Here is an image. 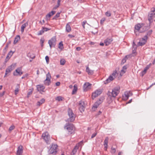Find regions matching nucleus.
Here are the masks:
<instances>
[{
	"mask_svg": "<svg viewBox=\"0 0 155 155\" xmlns=\"http://www.w3.org/2000/svg\"><path fill=\"white\" fill-rule=\"evenodd\" d=\"M120 89L119 86H117L113 88L111 92L108 91L107 93L108 96L110 98H111L112 97H115L119 94Z\"/></svg>",
	"mask_w": 155,
	"mask_h": 155,
	"instance_id": "1",
	"label": "nucleus"
},
{
	"mask_svg": "<svg viewBox=\"0 0 155 155\" xmlns=\"http://www.w3.org/2000/svg\"><path fill=\"white\" fill-rule=\"evenodd\" d=\"M68 114L69 118L66 120V121L68 122H73L75 118V115L73 113L72 109L69 108L68 110Z\"/></svg>",
	"mask_w": 155,
	"mask_h": 155,
	"instance_id": "2",
	"label": "nucleus"
},
{
	"mask_svg": "<svg viewBox=\"0 0 155 155\" xmlns=\"http://www.w3.org/2000/svg\"><path fill=\"white\" fill-rule=\"evenodd\" d=\"M64 128L67 130L69 134H73L74 133L75 127L72 124L69 123L66 124L64 126Z\"/></svg>",
	"mask_w": 155,
	"mask_h": 155,
	"instance_id": "3",
	"label": "nucleus"
},
{
	"mask_svg": "<svg viewBox=\"0 0 155 155\" xmlns=\"http://www.w3.org/2000/svg\"><path fill=\"white\" fill-rule=\"evenodd\" d=\"M42 137L47 143H49L50 140V137L48 132H46L43 133L42 135Z\"/></svg>",
	"mask_w": 155,
	"mask_h": 155,
	"instance_id": "4",
	"label": "nucleus"
},
{
	"mask_svg": "<svg viewBox=\"0 0 155 155\" xmlns=\"http://www.w3.org/2000/svg\"><path fill=\"white\" fill-rule=\"evenodd\" d=\"M56 38L55 37H54L49 40L48 41V43L49 44L51 49L52 47H54L56 45Z\"/></svg>",
	"mask_w": 155,
	"mask_h": 155,
	"instance_id": "5",
	"label": "nucleus"
},
{
	"mask_svg": "<svg viewBox=\"0 0 155 155\" xmlns=\"http://www.w3.org/2000/svg\"><path fill=\"white\" fill-rule=\"evenodd\" d=\"M133 94L131 91H127L124 92V94L122 96L123 99L124 100H127L129 97L131 96Z\"/></svg>",
	"mask_w": 155,
	"mask_h": 155,
	"instance_id": "6",
	"label": "nucleus"
},
{
	"mask_svg": "<svg viewBox=\"0 0 155 155\" xmlns=\"http://www.w3.org/2000/svg\"><path fill=\"white\" fill-rule=\"evenodd\" d=\"M57 145L56 144L52 145L49 150V153L50 154H55L57 152Z\"/></svg>",
	"mask_w": 155,
	"mask_h": 155,
	"instance_id": "7",
	"label": "nucleus"
},
{
	"mask_svg": "<svg viewBox=\"0 0 155 155\" xmlns=\"http://www.w3.org/2000/svg\"><path fill=\"white\" fill-rule=\"evenodd\" d=\"M79 108L81 112L84 111L85 109V105L84 101H79Z\"/></svg>",
	"mask_w": 155,
	"mask_h": 155,
	"instance_id": "8",
	"label": "nucleus"
},
{
	"mask_svg": "<svg viewBox=\"0 0 155 155\" xmlns=\"http://www.w3.org/2000/svg\"><path fill=\"white\" fill-rule=\"evenodd\" d=\"M22 74L21 68L20 67L18 68L13 73V75L15 76H21Z\"/></svg>",
	"mask_w": 155,
	"mask_h": 155,
	"instance_id": "9",
	"label": "nucleus"
},
{
	"mask_svg": "<svg viewBox=\"0 0 155 155\" xmlns=\"http://www.w3.org/2000/svg\"><path fill=\"white\" fill-rule=\"evenodd\" d=\"M103 102V99L100 98L97 101L94 105L92 109L93 110H95L99 105L102 103Z\"/></svg>",
	"mask_w": 155,
	"mask_h": 155,
	"instance_id": "10",
	"label": "nucleus"
},
{
	"mask_svg": "<svg viewBox=\"0 0 155 155\" xmlns=\"http://www.w3.org/2000/svg\"><path fill=\"white\" fill-rule=\"evenodd\" d=\"M155 11V9L154 10L152 11L148 15V20L149 21L150 24L152 22V19L155 17V14L154 13Z\"/></svg>",
	"mask_w": 155,
	"mask_h": 155,
	"instance_id": "11",
	"label": "nucleus"
},
{
	"mask_svg": "<svg viewBox=\"0 0 155 155\" xmlns=\"http://www.w3.org/2000/svg\"><path fill=\"white\" fill-rule=\"evenodd\" d=\"M102 91L100 90H98L94 92L93 93L92 95V98L94 99L95 98L97 97L98 95L101 94Z\"/></svg>",
	"mask_w": 155,
	"mask_h": 155,
	"instance_id": "12",
	"label": "nucleus"
},
{
	"mask_svg": "<svg viewBox=\"0 0 155 155\" xmlns=\"http://www.w3.org/2000/svg\"><path fill=\"white\" fill-rule=\"evenodd\" d=\"M36 87L38 91L40 92V93L42 94V92H45L44 90L45 89V87L42 85H38L36 86Z\"/></svg>",
	"mask_w": 155,
	"mask_h": 155,
	"instance_id": "13",
	"label": "nucleus"
},
{
	"mask_svg": "<svg viewBox=\"0 0 155 155\" xmlns=\"http://www.w3.org/2000/svg\"><path fill=\"white\" fill-rule=\"evenodd\" d=\"M15 66V64H12L10 66H8V68L6 69L5 72L7 73L10 72L14 69Z\"/></svg>",
	"mask_w": 155,
	"mask_h": 155,
	"instance_id": "14",
	"label": "nucleus"
},
{
	"mask_svg": "<svg viewBox=\"0 0 155 155\" xmlns=\"http://www.w3.org/2000/svg\"><path fill=\"white\" fill-rule=\"evenodd\" d=\"M83 143L82 141H81L78 143L77 145L74 147V149L73 150L72 153V154L74 155L78 149V146H81Z\"/></svg>",
	"mask_w": 155,
	"mask_h": 155,
	"instance_id": "15",
	"label": "nucleus"
},
{
	"mask_svg": "<svg viewBox=\"0 0 155 155\" xmlns=\"http://www.w3.org/2000/svg\"><path fill=\"white\" fill-rule=\"evenodd\" d=\"M113 41L112 38H108L104 40V43L106 46H108L111 44Z\"/></svg>",
	"mask_w": 155,
	"mask_h": 155,
	"instance_id": "16",
	"label": "nucleus"
},
{
	"mask_svg": "<svg viewBox=\"0 0 155 155\" xmlns=\"http://www.w3.org/2000/svg\"><path fill=\"white\" fill-rule=\"evenodd\" d=\"M91 84L88 82L85 83L83 86L84 90V91H87L91 88Z\"/></svg>",
	"mask_w": 155,
	"mask_h": 155,
	"instance_id": "17",
	"label": "nucleus"
},
{
	"mask_svg": "<svg viewBox=\"0 0 155 155\" xmlns=\"http://www.w3.org/2000/svg\"><path fill=\"white\" fill-rule=\"evenodd\" d=\"M23 147L22 145L19 146L17 148V155H21L23 153Z\"/></svg>",
	"mask_w": 155,
	"mask_h": 155,
	"instance_id": "18",
	"label": "nucleus"
},
{
	"mask_svg": "<svg viewBox=\"0 0 155 155\" xmlns=\"http://www.w3.org/2000/svg\"><path fill=\"white\" fill-rule=\"evenodd\" d=\"M114 79V78L112 75H110L108 78L104 81V84H107L110 83L111 81H112Z\"/></svg>",
	"mask_w": 155,
	"mask_h": 155,
	"instance_id": "19",
	"label": "nucleus"
},
{
	"mask_svg": "<svg viewBox=\"0 0 155 155\" xmlns=\"http://www.w3.org/2000/svg\"><path fill=\"white\" fill-rule=\"evenodd\" d=\"M55 12V11H52L51 12H49L46 16V19L47 20H49L50 17L54 15Z\"/></svg>",
	"mask_w": 155,
	"mask_h": 155,
	"instance_id": "20",
	"label": "nucleus"
},
{
	"mask_svg": "<svg viewBox=\"0 0 155 155\" xmlns=\"http://www.w3.org/2000/svg\"><path fill=\"white\" fill-rule=\"evenodd\" d=\"M143 25L144 24H138L135 25V29L138 31H139L140 29L143 28Z\"/></svg>",
	"mask_w": 155,
	"mask_h": 155,
	"instance_id": "21",
	"label": "nucleus"
},
{
	"mask_svg": "<svg viewBox=\"0 0 155 155\" xmlns=\"http://www.w3.org/2000/svg\"><path fill=\"white\" fill-rule=\"evenodd\" d=\"M109 138L108 137H106L104 141V146L105 150H106L107 147V144L108 143Z\"/></svg>",
	"mask_w": 155,
	"mask_h": 155,
	"instance_id": "22",
	"label": "nucleus"
},
{
	"mask_svg": "<svg viewBox=\"0 0 155 155\" xmlns=\"http://www.w3.org/2000/svg\"><path fill=\"white\" fill-rule=\"evenodd\" d=\"M127 67L126 66H124L123 67L122 69L120 71V75L122 76L123 74L125 73L126 71Z\"/></svg>",
	"mask_w": 155,
	"mask_h": 155,
	"instance_id": "23",
	"label": "nucleus"
},
{
	"mask_svg": "<svg viewBox=\"0 0 155 155\" xmlns=\"http://www.w3.org/2000/svg\"><path fill=\"white\" fill-rule=\"evenodd\" d=\"M86 71L87 72L89 75H92L94 74V71L90 70L88 67L86 68Z\"/></svg>",
	"mask_w": 155,
	"mask_h": 155,
	"instance_id": "24",
	"label": "nucleus"
},
{
	"mask_svg": "<svg viewBox=\"0 0 155 155\" xmlns=\"http://www.w3.org/2000/svg\"><path fill=\"white\" fill-rule=\"evenodd\" d=\"M131 57V55H126L125 57L123 58L121 62V64H124L126 62V60L128 58H130Z\"/></svg>",
	"mask_w": 155,
	"mask_h": 155,
	"instance_id": "25",
	"label": "nucleus"
},
{
	"mask_svg": "<svg viewBox=\"0 0 155 155\" xmlns=\"http://www.w3.org/2000/svg\"><path fill=\"white\" fill-rule=\"evenodd\" d=\"M28 25V22H26L25 23L23 24L21 27V32L23 33L24 32L25 28Z\"/></svg>",
	"mask_w": 155,
	"mask_h": 155,
	"instance_id": "26",
	"label": "nucleus"
},
{
	"mask_svg": "<svg viewBox=\"0 0 155 155\" xmlns=\"http://www.w3.org/2000/svg\"><path fill=\"white\" fill-rule=\"evenodd\" d=\"M66 31L68 32H70L71 31V28L69 23H67L66 26Z\"/></svg>",
	"mask_w": 155,
	"mask_h": 155,
	"instance_id": "27",
	"label": "nucleus"
},
{
	"mask_svg": "<svg viewBox=\"0 0 155 155\" xmlns=\"http://www.w3.org/2000/svg\"><path fill=\"white\" fill-rule=\"evenodd\" d=\"M45 101V100L44 98H42L40 101H38L37 103V106H40L42 104L44 103Z\"/></svg>",
	"mask_w": 155,
	"mask_h": 155,
	"instance_id": "28",
	"label": "nucleus"
},
{
	"mask_svg": "<svg viewBox=\"0 0 155 155\" xmlns=\"http://www.w3.org/2000/svg\"><path fill=\"white\" fill-rule=\"evenodd\" d=\"M78 90V86L76 84H75L74 86V88L73 90L72 94H74L77 92Z\"/></svg>",
	"mask_w": 155,
	"mask_h": 155,
	"instance_id": "29",
	"label": "nucleus"
},
{
	"mask_svg": "<svg viewBox=\"0 0 155 155\" xmlns=\"http://www.w3.org/2000/svg\"><path fill=\"white\" fill-rule=\"evenodd\" d=\"M20 37L19 35H17L15 38L14 41V44H15L16 43H17L18 41L20 39Z\"/></svg>",
	"mask_w": 155,
	"mask_h": 155,
	"instance_id": "30",
	"label": "nucleus"
},
{
	"mask_svg": "<svg viewBox=\"0 0 155 155\" xmlns=\"http://www.w3.org/2000/svg\"><path fill=\"white\" fill-rule=\"evenodd\" d=\"M46 81L47 80H50L51 81V76L50 73L49 72H48L47 74H46Z\"/></svg>",
	"mask_w": 155,
	"mask_h": 155,
	"instance_id": "31",
	"label": "nucleus"
},
{
	"mask_svg": "<svg viewBox=\"0 0 155 155\" xmlns=\"http://www.w3.org/2000/svg\"><path fill=\"white\" fill-rule=\"evenodd\" d=\"M14 53V52L12 51H10L8 54L7 56L6 57V59H9L12 55Z\"/></svg>",
	"mask_w": 155,
	"mask_h": 155,
	"instance_id": "32",
	"label": "nucleus"
},
{
	"mask_svg": "<svg viewBox=\"0 0 155 155\" xmlns=\"http://www.w3.org/2000/svg\"><path fill=\"white\" fill-rule=\"evenodd\" d=\"M20 88V86L19 84H17L16 86V88L15 91V95L17 94L19 91V88Z\"/></svg>",
	"mask_w": 155,
	"mask_h": 155,
	"instance_id": "33",
	"label": "nucleus"
},
{
	"mask_svg": "<svg viewBox=\"0 0 155 155\" xmlns=\"http://www.w3.org/2000/svg\"><path fill=\"white\" fill-rule=\"evenodd\" d=\"M44 84L45 85H47V86H49V85H50V84L51 83V81H50V80L46 81V80H45L44 81Z\"/></svg>",
	"mask_w": 155,
	"mask_h": 155,
	"instance_id": "34",
	"label": "nucleus"
},
{
	"mask_svg": "<svg viewBox=\"0 0 155 155\" xmlns=\"http://www.w3.org/2000/svg\"><path fill=\"white\" fill-rule=\"evenodd\" d=\"M55 99L56 101H60L62 100L63 97L61 96H58L56 97Z\"/></svg>",
	"mask_w": 155,
	"mask_h": 155,
	"instance_id": "35",
	"label": "nucleus"
},
{
	"mask_svg": "<svg viewBox=\"0 0 155 155\" xmlns=\"http://www.w3.org/2000/svg\"><path fill=\"white\" fill-rule=\"evenodd\" d=\"M150 65H147L144 69L143 71V74H144L147 71L149 68Z\"/></svg>",
	"mask_w": 155,
	"mask_h": 155,
	"instance_id": "36",
	"label": "nucleus"
},
{
	"mask_svg": "<svg viewBox=\"0 0 155 155\" xmlns=\"http://www.w3.org/2000/svg\"><path fill=\"white\" fill-rule=\"evenodd\" d=\"M58 48L59 49L62 50L63 49V44L62 41H61L59 44Z\"/></svg>",
	"mask_w": 155,
	"mask_h": 155,
	"instance_id": "37",
	"label": "nucleus"
},
{
	"mask_svg": "<svg viewBox=\"0 0 155 155\" xmlns=\"http://www.w3.org/2000/svg\"><path fill=\"white\" fill-rule=\"evenodd\" d=\"M145 43V41H140L139 42L138 45L139 46H142L144 45Z\"/></svg>",
	"mask_w": 155,
	"mask_h": 155,
	"instance_id": "38",
	"label": "nucleus"
},
{
	"mask_svg": "<svg viewBox=\"0 0 155 155\" xmlns=\"http://www.w3.org/2000/svg\"><path fill=\"white\" fill-rule=\"evenodd\" d=\"M65 60L64 59H61L60 60V64L61 65H64L65 64Z\"/></svg>",
	"mask_w": 155,
	"mask_h": 155,
	"instance_id": "39",
	"label": "nucleus"
},
{
	"mask_svg": "<svg viewBox=\"0 0 155 155\" xmlns=\"http://www.w3.org/2000/svg\"><path fill=\"white\" fill-rule=\"evenodd\" d=\"M106 16L110 17L111 16V13L110 11H107L105 13Z\"/></svg>",
	"mask_w": 155,
	"mask_h": 155,
	"instance_id": "40",
	"label": "nucleus"
},
{
	"mask_svg": "<svg viewBox=\"0 0 155 155\" xmlns=\"http://www.w3.org/2000/svg\"><path fill=\"white\" fill-rule=\"evenodd\" d=\"M147 35H145L143 38H142V41H145V42L146 43L147 42Z\"/></svg>",
	"mask_w": 155,
	"mask_h": 155,
	"instance_id": "41",
	"label": "nucleus"
},
{
	"mask_svg": "<svg viewBox=\"0 0 155 155\" xmlns=\"http://www.w3.org/2000/svg\"><path fill=\"white\" fill-rule=\"evenodd\" d=\"M147 35H145L143 38H142V41H145V42L146 43L147 42Z\"/></svg>",
	"mask_w": 155,
	"mask_h": 155,
	"instance_id": "42",
	"label": "nucleus"
},
{
	"mask_svg": "<svg viewBox=\"0 0 155 155\" xmlns=\"http://www.w3.org/2000/svg\"><path fill=\"white\" fill-rule=\"evenodd\" d=\"M60 13L58 12L54 16V17L53 18V19H56V18L59 17L60 16Z\"/></svg>",
	"mask_w": 155,
	"mask_h": 155,
	"instance_id": "43",
	"label": "nucleus"
},
{
	"mask_svg": "<svg viewBox=\"0 0 155 155\" xmlns=\"http://www.w3.org/2000/svg\"><path fill=\"white\" fill-rule=\"evenodd\" d=\"M44 39L43 38H41L40 39V43L41 47H42L43 45V43L44 42Z\"/></svg>",
	"mask_w": 155,
	"mask_h": 155,
	"instance_id": "44",
	"label": "nucleus"
},
{
	"mask_svg": "<svg viewBox=\"0 0 155 155\" xmlns=\"http://www.w3.org/2000/svg\"><path fill=\"white\" fill-rule=\"evenodd\" d=\"M44 33V32L42 29L38 33V35H42L43 33Z\"/></svg>",
	"mask_w": 155,
	"mask_h": 155,
	"instance_id": "45",
	"label": "nucleus"
},
{
	"mask_svg": "<svg viewBox=\"0 0 155 155\" xmlns=\"http://www.w3.org/2000/svg\"><path fill=\"white\" fill-rule=\"evenodd\" d=\"M133 53H134L136 50L137 46L136 45H134V47H133Z\"/></svg>",
	"mask_w": 155,
	"mask_h": 155,
	"instance_id": "46",
	"label": "nucleus"
},
{
	"mask_svg": "<svg viewBox=\"0 0 155 155\" xmlns=\"http://www.w3.org/2000/svg\"><path fill=\"white\" fill-rule=\"evenodd\" d=\"M15 128V127L14 125H12L10 127L9 129V131H11L13 130Z\"/></svg>",
	"mask_w": 155,
	"mask_h": 155,
	"instance_id": "47",
	"label": "nucleus"
},
{
	"mask_svg": "<svg viewBox=\"0 0 155 155\" xmlns=\"http://www.w3.org/2000/svg\"><path fill=\"white\" fill-rule=\"evenodd\" d=\"M86 23L88 24V23H87V21H84L82 23V26L84 29L85 28V25Z\"/></svg>",
	"mask_w": 155,
	"mask_h": 155,
	"instance_id": "48",
	"label": "nucleus"
},
{
	"mask_svg": "<svg viewBox=\"0 0 155 155\" xmlns=\"http://www.w3.org/2000/svg\"><path fill=\"white\" fill-rule=\"evenodd\" d=\"M152 30H150L148 31L147 32V36H150L152 34Z\"/></svg>",
	"mask_w": 155,
	"mask_h": 155,
	"instance_id": "49",
	"label": "nucleus"
},
{
	"mask_svg": "<svg viewBox=\"0 0 155 155\" xmlns=\"http://www.w3.org/2000/svg\"><path fill=\"white\" fill-rule=\"evenodd\" d=\"M116 152V149L114 148H113V147H112L111 148V153L114 154V153Z\"/></svg>",
	"mask_w": 155,
	"mask_h": 155,
	"instance_id": "50",
	"label": "nucleus"
},
{
	"mask_svg": "<svg viewBox=\"0 0 155 155\" xmlns=\"http://www.w3.org/2000/svg\"><path fill=\"white\" fill-rule=\"evenodd\" d=\"M116 73H117V71H115L113 72L112 75H112V76L113 77H114V78L115 77V76H116Z\"/></svg>",
	"mask_w": 155,
	"mask_h": 155,
	"instance_id": "51",
	"label": "nucleus"
},
{
	"mask_svg": "<svg viewBox=\"0 0 155 155\" xmlns=\"http://www.w3.org/2000/svg\"><path fill=\"white\" fill-rule=\"evenodd\" d=\"M42 29L44 32L45 31H48V30H49V29L48 28H45V27H42Z\"/></svg>",
	"mask_w": 155,
	"mask_h": 155,
	"instance_id": "52",
	"label": "nucleus"
},
{
	"mask_svg": "<svg viewBox=\"0 0 155 155\" xmlns=\"http://www.w3.org/2000/svg\"><path fill=\"white\" fill-rule=\"evenodd\" d=\"M28 75V74L27 73L25 74V75H24L23 76L21 77V79H23L27 77Z\"/></svg>",
	"mask_w": 155,
	"mask_h": 155,
	"instance_id": "53",
	"label": "nucleus"
},
{
	"mask_svg": "<svg viewBox=\"0 0 155 155\" xmlns=\"http://www.w3.org/2000/svg\"><path fill=\"white\" fill-rule=\"evenodd\" d=\"M45 59L46 60V61L47 63H48L49 61V58L48 56H47L45 57Z\"/></svg>",
	"mask_w": 155,
	"mask_h": 155,
	"instance_id": "54",
	"label": "nucleus"
},
{
	"mask_svg": "<svg viewBox=\"0 0 155 155\" xmlns=\"http://www.w3.org/2000/svg\"><path fill=\"white\" fill-rule=\"evenodd\" d=\"M105 20V18H103L101 20V24L103 23L104 21Z\"/></svg>",
	"mask_w": 155,
	"mask_h": 155,
	"instance_id": "55",
	"label": "nucleus"
},
{
	"mask_svg": "<svg viewBox=\"0 0 155 155\" xmlns=\"http://www.w3.org/2000/svg\"><path fill=\"white\" fill-rule=\"evenodd\" d=\"M61 0H58L57 2V7H58L60 5V2Z\"/></svg>",
	"mask_w": 155,
	"mask_h": 155,
	"instance_id": "56",
	"label": "nucleus"
},
{
	"mask_svg": "<svg viewBox=\"0 0 155 155\" xmlns=\"http://www.w3.org/2000/svg\"><path fill=\"white\" fill-rule=\"evenodd\" d=\"M97 133H94L91 136V138H93L94 137H95L96 136V135H97Z\"/></svg>",
	"mask_w": 155,
	"mask_h": 155,
	"instance_id": "57",
	"label": "nucleus"
},
{
	"mask_svg": "<svg viewBox=\"0 0 155 155\" xmlns=\"http://www.w3.org/2000/svg\"><path fill=\"white\" fill-rule=\"evenodd\" d=\"M39 71L41 72V73H42L43 71L45 72L44 70L42 68H40L39 69Z\"/></svg>",
	"mask_w": 155,
	"mask_h": 155,
	"instance_id": "58",
	"label": "nucleus"
},
{
	"mask_svg": "<svg viewBox=\"0 0 155 155\" xmlns=\"http://www.w3.org/2000/svg\"><path fill=\"white\" fill-rule=\"evenodd\" d=\"M81 49V48L80 47H77L76 48V50L78 51H80Z\"/></svg>",
	"mask_w": 155,
	"mask_h": 155,
	"instance_id": "59",
	"label": "nucleus"
},
{
	"mask_svg": "<svg viewBox=\"0 0 155 155\" xmlns=\"http://www.w3.org/2000/svg\"><path fill=\"white\" fill-rule=\"evenodd\" d=\"M68 36L70 38H74V36L73 35H70V34L68 35Z\"/></svg>",
	"mask_w": 155,
	"mask_h": 155,
	"instance_id": "60",
	"label": "nucleus"
},
{
	"mask_svg": "<svg viewBox=\"0 0 155 155\" xmlns=\"http://www.w3.org/2000/svg\"><path fill=\"white\" fill-rule=\"evenodd\" d=\"M55 84L56 86H59L60 84V82H57Z\"/></svg>",
	"mask_w": 155,
	"mask_h": 155,
	"instance_id": "61",
	"label": "nucleus"
},
{
	"mask_svg": "<svg viewBox=\"0 0 155 155\" xmlns=\"http://www.w3.org/2000/svg\"><path fill=\"white\" fill-rule=\"evenodd\" d=\"M5 93V91H3L2 93H0V97H2L4 95Z\"/></svg>",
	"mask_w": 155,
	"mask_h": 155,
	"instance_id": "62",
	"label": "nucleus"
},
{
	"mask_svg": "<svg viewBox=\"0 0 155 155\" xmlns=\"http://www.w3.org/2000/svg\"><path fill=\"white\" fill-rule=\"evenodd\" d=\"M32 91H31L29 92L28 93V95H31V94H32Z\"/></svg>",
	"mask_w": 155,
	"mask_h": 155,
	"instance_id": "63",
	"label": "nucleus"
},
{
	"mask_svg": "<svg viewBox=\"0 0 155 155\" xmlns=\"http://www.w3.org/2000/svg\"><path fill=\"white\" fill-rule=\"evenodd\" d=\"M154 84H155V83H154L152 84L148 88H147V89H148L149 88L151 87L153 85H154Z\"/></svg>",
	"mask_w": 155,
	"mask_h": 155,
	"instance_id": "64",
	"label": "nucleus"
}]
</instances>
